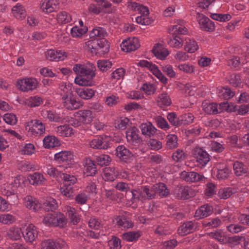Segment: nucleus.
Returning a JSON list of instances; mask_svg holds the SVG:
<instances>
[{"mask_svg":"<svg viewBox=\"0 0 249 249\" xmlns=\"http://www.w3.org/2000/svg\"><path fill=\"white\" fill-rule=\"evenodd\" d=\"M131 192L132 195V199L134 201L140 200L143 202L156 198L153 185L141 186L137 189L131 190Z\"/></svg>","mask_w":249,"mask_h":249,"instance_id":"1","label":"nucleus"},{"mask_svg":"<svg viewBox=\"0 0 249 249\" xmlns=\"http://www.w3.org/2000/svg\"><path fill=\"white\" fill-rule=\"evenodd\" d=\"M25 128L32 135L37 136L45 133V125L39 120H32L25 124Z\"/></svg>","mask_w":249,"mask_h":249,"instance_id":"2","label":"nucleus"},{"mask_svg":"<svg viewBox=\"0 0 249 249\" xmlns=\"http://www.w3.org/2000/svg\"><path fill=\"white\" fill-rule=\"evenodd\" d=\"M74 116L78 120L76 123H73V125L74 126H78L81 124H90L94 119L92 112L89 109L80 110L74 113Z\"/></svg>","mask_w":249,"mask_h":249,"instance_id":"3","label":"nucleus"},{"mask_svg":"<svg viewBox=\"0 0 249 249\" xmlns=\"http://www.w3.org/2000/svg\"><path fill=\"white\" fill-rule=\"evenodd\" d=\"M138 65L142 67L147 68L161 83L166 85L168 83V79L159 70L158 66L147 60H141Z\"/></svg>","mask_w":249,"mask_h":249,"instance_id":"4","label":"nucleus"},{"mask_svg":"<svg viewBox=\"0 0 249 249\" xmlns=\"http://www.w3.org/2000/svg\"><path fill=\"white\" fill-rule=\"evenodd\" d=\"M38 84L37 79L33 77L25 78L17 81L18 88L24 92L35 89L37 88Z\"/></svg>","mask_w":249,"mask_h":249,"instance_id":"5","label":"nucleus"},{"mask_svg":"<svg viewBox=\"0 0 249 249\" xmlns=\"http://www.w3.org/2000/svg\"><path fill=\"white\" fill-rule=\"evenodd\" d=\"M73 71L78 75H96V67L94 64L89 63L86 65L75 64Z\"/></svg>","mask_w":249,"mask_h":249,"instance_id":"6","label":"nucleus"},{"mask_svg":"<svg viewBox=\"0 0 249 249\" xmlns=\"http://www.w3.org/2000/svg\"><path fill=\"white\" fill-rule=\"evenodd\" d=\"M196 18L201 30L207 32H213L215 30L214 23L203 14L197 13Z\"/></svg>","mask_w":249,"mask_h":249,"instance_id":"7","label":"nucleus"},{"mask_svg":"<svg viewBox=\"0 0 249 249\" xmlns=\"http://www.w3.org/2000/svg\"><path fill=\"white\" fill-rule=\"evenodd\" d=\"M42 249H67V244L64 240L58 239L56 240L48 239L42 241Z\"/></svg>","mask_w":249,"mask_h":249,"instance_id":"8","label":"nucleus"},{"mask_svg":"<svg viewBox=\"0 0 249 249\" xmlns=\"http://www.w3.org/2000/svg\"><path fill=\"white\" fill-rule=\"evenodd\" d=\"M174 195L179 199H187L194 196L195 192L189 186H178L174 190Z\"/></svg>","mask_w":249,"mask_h":249,"instance_id":"9","label":"nucleus"},{"mask_svg":"<svg viewBox=\"0 0 249 249\" xmlns=\"http://www.w3.org/2000/svg\"><path fill=\"white\" fill-rule=\"evenodd\" d=\"M194 157L196 165L199 167H204L210 161V155L202 149L196 148L194 151Z\"/></svg>","mask_w":249,"mask_h":249,"instance_id":"10","label":"nucleus"},{"mask_svg":"<svg viewBox=\"0 0 249 249\" xmlns=\"http://www.w3.org/2000/svg\"><path fill=\"white\" fill-rule=\"evenodd\" d=\"M61 103L63 106L68 110H75L80 108L83 105L76 101L72 94L61 98Z\"/></svg>","mask_w":249,"mask_h":249,"instance_id":"11","label":"nucleus"},{"mask_svg":"<svg viewBox=\"0 0 249 249\" xmlns=\"http://www.w3.org/2000/svg\"><path fill=\"white\" fill-rule=\"evenodd\" d=\"M125 135L127 142L131 144L140 143L142 141L139 135V130L136 127L127 129L125 132Z\"/></svg>","mask_w":249,"mask_h":249,"instance_id":"12","label":"nucleus"},{"mask_svg":"<svg viewBox=\"0 0 249 249\" xmlns=\"http://www.w3.org/2000/svg\"><path fill=\"white\" fill-rule=\"evenodd\" d=\"M140 46V44L138 38L135 37L124 40L121 44L122 50L126 52L135 51Z\"/></svg>","mask_w":249,"mask_h":249,"instance_id":"13","label":"nucleus"},{"mask_svg":"<svg viewBox=\"0 0 249 249\" xmlns=\"http://www.w3.org/2000/svg\"><path fill=\"white\" fill-rule=\"evenodd\" d=\"M58 0H43L40 4V9L44 13L49 14L58 8Z\"/></svg>","mask_w":249,"mask_h":249,"instance_id":"14","label":"nucleus"},{"mask_svg":"<svg viewBox=\"0 0 249 249\" xmlns=\"http://www.w3.org/2000/svg\"><path fill=\"white\" fill-rule=\"evenodd\" d=\"M38 232L36 228L33 224H29L22 231V235L26 242H32L37 237Z\"/></svg>","mask_w":249,"mask_h":249,"instance_id":"15","label":"nucleus"},{"mask_svg":"<svg viewBox=\"0 0 249 249\" xmlns=\"http://www.w3.org/2000/svg\"><path fill=\"white\" fill-rule=\"evenodd\" d=\"M47 59L50 61H59L64 60L67 56V53L62 50H49L46 53Z\"/></svg>","mask_w":249,"mask_h":249,"instance_id":"16","label":"nucleus"},{"mask_svg":"<svg viewBox=\"0 0 249 249\" xmlns=\"http://www.w3.org/2000/svg\"><path fill=\"white\" fill-rule=\"evenodd\" d=\"M89 146L95 149H107L109 147V142L106 138L101 137H96L89 142Z\"/></svg>","mask_w":249,"mask_h":249,"instance_id":"17","label":"nucleus"},{"mask_svg":"<svg viewBox=\"0 0 249 249\" xmlns=\"http://www.w3.org/2000/svg\"><path fill=\"white\" fill-rule=\"evenodd\" d=\"M197 227L196 222L189 221L184 223L178 229V233L181 236H184L194 232Z\"/></svg>","mask_w":249,"mask_h":249,"instance_id":"18","label":"nucleus"},{"mask_svg":"<svg viewBox=\"0 0 249 249\" xmlns=\"http://www.w3.org/2000/svg\"><path fill=\"white\" fill-rule=\"evenodd\" d=\"M23 203L27 209L36 211L41 207V204L35 197L27 196L23 198Z\"/></svg>","mask_w":249,"mask_h":249,"instance_id":"19","label":"nucleus"},{"mask_svg":"<svg viewBox=\"0 0 249 249\" xmlns=\"http://www.w3.org/2000/svg\"><path fill=\"white\" fill-rule=\"evenodd\" d=\"M54 131L57 136L62 138L70 137L74 134L73 128L67 124L55 127Z\"/></svg>","mask_w":249,"mask_h":249,"instance_id":"20","label":"nucleus"},{"mask_svg":"<svg viewBox=\"0 0 249 249\" xmlns=\"http://www.w3.org/2000/svg\"><path fill=\"white\" fill-rule=\"evenodd\" d=\"M180 178L186 181L197 182L204 178L203 175H200L195 172H186L184 171L180 173Z\"/></svg>","mask_w":249,"mask_h":249,"instance_id":"21","label":"nucleus"},{"mask_svg":"<svg viewBox=\"0 0 249 249\" xmlns=\"http://www.w3.org/2000/svg\"><path fill=\"white\" fill-rule=\"evenodd\" d=\"M95 76L78 75L74 79V83L80 86H92L94 85L93 78Z\"/></svg>","mask_w":249,"mask_h":249,"instance_id":"22","label":"nucleus"},{"mask_svg":"<svg viewBox=\"0 0 249 249\" xmlns=\"http://www.w3.org/2000/svg\"><path fill=\"white\" fill-rule=\"evenodd\" d=\"M213 208L212 206L207 204L201 206L195 213V217L197 219H201L209 216L212 213Z\"/></svg>","mask_w":249,"mask_h":249,"instance_id":"23","label":"nucleus"},{"mask_svg":"<svg viewBox=\"0 0 249 249\" xmlns=\"http://www.w3.org/2000/svg\"><path fill=\"white\" fill-rule=\"evenodd\" d=\"M119 176V171L115 167L106 168L103 171V178L105 181H113Z\"/></svg>","mask_w":249,"mask_h":249,"instance_id":"24","label":"nucleus"},{"mask_svg":"<svg viewBox=\"0 0 249 249\" xmlns=\"http://www.w3.org/2000/svg\"><path fill=\"white\" fill-rule=\"evenodd\" d=\"M126 5L130 10L137 12L140 15L143 14V13H147V11H149L146 6L130 0L127 1Z\"/></svg>","mask_w":249,"mask_h":249,"instance_id":"25","label":"nucleus"},{"mask_svg":"<svg viewBox=\"0 0 249 249\" xmlns=\"http://www.w3.org/2000/svg\"><path fill=\"white\" fill-rule=\"evenodd\" d=\"M154 54L159 59H164L169 54V51L163 45L160 44H156L153 48Z\"/></svg>","mask_w":249,"mask_h":249,"instance_id":"26","label":"nucleus"},{"mask_svg":"<svg viewBox=\"0 0 249 249\" xmlns=\"http://www.w3.org/2000/svg\"><path fill=\"white\" fill-rule=\"evenodd\" d=\"M116 155L121 160L125 161L132 158L133 154L124 145H122L116 148Z\"/></svg>","mask_w":249,"mask_h":249,"instance_id":"27","label":"nucleus"},{"mask_svg":"<svg viewBox=\"0 0 249 249\" xmlns=\"http://www.w3.org/2000/svg\"><path fill=\"white\" fill-rule=\"evenodd\" d=\"M140 127L142 134L149 137L153 136L157 131L156 127L150 122L141 124Z\"/></svg>","mask_w":249,"mask_h":249,"instance_id":"28","label":"nucleus"},{"mask_svg":"<svg viewBox=\"0 0 249 249\" xmlns=\"http://www.w3.org/2000/svg\"><path fill=\"white\" fill-rule=\"evenodd\" d=\"M84 170L87 176L95 175L97 172L96 166L93 161L89 158H86L83 161Z\"/></svg>","mask_w":249,"mask_h":249,"instance_id":"29","label":"nucleus"},{"mask_svg":"<svg viewBox=\"0 0 249 249\" xmlns=\"http://www.w3.org/2000/svg\"><path fill=\"white\" fill-rule=\"evenodd\" d=\"M30 183L33 185H39L45 183L46 179L40 173L35 172L29 176Z\"/></svg>","mask_w":249,"mask_h":249,"instance_id":"30","label":"nucleus"},{"mask_svg":"<svg viewBox=\"0 0 249 249\" xmlns=\"http://www.w3.org/2000/svg\"><path fill=\"white\" fill-rule=\"evenodd\" d=\"M73 155L70 151H63L54 155V160L59 162H67L73 159Z\"/></svg>","mask_w":249,"mask_h":249,"instance_id":"31","label":"nucleus"},{"mask_svg":"<svg viewBox=\"0 0 249 249\" xmlns=\"http://www.w3.org/2000/svg\"><path fill=\"white\" fill-rule=\"evenodd\" d=\"M218 104L204 101L202 104L203 110L208 114H216L218 113Z\"/></svg>","mask_w":249,"mask_h":249,"instance_id":"32","label":"nucleus"},{"mask_svg":"<svg viewBox=\"0 0 249 249\" xmlns=\"http://www.w3.org/2000/svg\"><path fill=\"white\" fill-rule=\"evenodd\" d=\"M43 142V146L45 148H53L60 145V142L58 138L52 135L45 137Z\"/></svg>","mask_w":249,"mask_h":249,"instance_id":"33","label":"nucleus"},{"mask_svg":"<svg viewBox=\"0 0 249 249\" xmlns=\"http://www.w3.org/2000/svg\"><path fill=\"white\" fill-rule=\"evenodd\" d=\"M155 192L156 198L158 196L160 197H164L169 194V190L164 183H159L153 184Z\"/></svg>","mask_w":249,"mask_h":249,"instance_id":"34","label":"nucleus"},{"mask_svg":"<svg viewBox=\"0 0 249 249\" xmlns=\"http://www.w3.org/2000/svg\"><path fill=\"white\" fill-rule=\"evenodd\" d=\"M233 170L236 176H241L248 172V168L242 162L236 161L233 163Z\"/></svg>","mask_w":249,"mask_h":249,"instance_id":"35","label":"nucleus"},{"mask_svg":"<svg viewBox=\"0 0 249 249\" xmlns=\"http://www.w3.org/2000/svg\"><path fill=\"white\" fill-rule=\"evenodd\" d=\"M76 92L80 98L85 100L91 99L95 94V91L89 88L78 89Z\"/></svg>","mask_w":249,"mask_h":249,"instance_id":"36","label":"nucleus"},{"mask_svg":"<svg viewBox=\"0 0 249 249\" xmlns=\"http://www.w3.org/2000/svg\"><path fill=\"white\" fill-rule=\"evenodd\" d=\"M65 211L66 212L67 214L73 224L75 225L78 223L80 218L75 208L67 206L65 207Z\"/></svg>","mask_w":249,"mask_h":249,"instance_id":"37","label":"nucleus"},{"mask_svg":"<svg viewBox=\"0 0 249 249\" xmlns=\"http://www.w3.org/2000/svg\"><path fill=\"white\" fill-rule=\"evenodd\" d=\"M116 224L120 227L124 229H127L131 228L133 224L127 219L124 216H117L115 218Z\"/></svg>","mask_w":249,"mask_h":249,"instance_id":"38","label":"nucleus"},{"mask_svg":"<svg viewBox=\"0 0 249 249\" xmlns=\"http://www.w3.org/2000/svg\"><path fill=\"white\" fill-rule=\"evenodd\" d=\"M13 16L17 19H23L26 17V14L24 7L17 4L12 9Z\"/></svg>","mask_w":249,"mask_h":249,"instance_id":"39","label":"nucleus"},{"mask_svg":"<svg viewBox=\"0 0 249 249\" xmlns=\"http://www.w3.org/2000/svg\"><path fill=\"white\" fill-rule=\"evenodd\" d=\"M157 103L160 107H163L170 105L171 100L167 93H162L159 95Z\"/></svg>","mask_w":249,"mask_h":249,"instance_id":"40","label":"nucleus"},{"mask_svg":"<svg viewBox=\"0 0 249 249\" xmlns=\"http://www.w3.org/2000/svg\"><path fill=\"white\" fill-rule=\"evenodd\" d=\"M168 45L176 49H179L182 47L183 44V39L177 35L173 34L172 37L170 38L168 41Z\"/></svg>","mask_w":249,"mask_h":249,"instance_id":"41","label":"nucleus"},{"mask_svg":"<svg viewBox=\"0 0 249 249\" xmlns=\"http://www.w3.org/2000/svg\"><path fill=\"white\" fill-rule=\"evenodd\" d=\"M178 138L175 134H168L166 137V146L167 149H172L178 147Z\"/></svg>","mask_w":249,"mask_h":249,"instance_id":"42","label":"nucleus"},{"mask_svg":"<svg viewBox=\"0 0 249 249\" xmlns=\"http://www.w3.org/2000/svg\"><path fill=\"white\" fill-rule=\"evenodd\" d=\"M199 48L197 43L194 39H188L186 40L184 45V50L188 53H194Z\"/></svg>","mask_w":249,"mask_h":249,"instance_id":"43","label":"nucleus"},{"mask_svg":"<svg viewBox=\"0 0 249 249\" xmlns=\"http://www.w3.org/2000/svg\"><path fill=\"white\" fill-rule=\"evenodd\" d=\"M149 11H147V13H143V14L141 15L136 18V22L143 25H149L151 24L153 22V20L149 18Z\"/></svg>","mask_w":249,"mask_h":249,"instance_id":"44","label":"nucleus"},{"mask_svg":"<svg viewBox=\"0 0 249 249\" xmlns=\"http://www.w3.org/2000/svg\"><path fill=\"white\" fill-rule=\"evenodd\" d=\"M107 35V33L106 30L100 27H97L93 29L89 35L91 38H99V39H103Z\"/></svg>","mask_w":249,"mask_h":249,"instance_id":"45","label":"nucleus"},{"mask_svg":"<svg viewBox=\"0 0 249 249\" xmlns=\"http://www.w3.org/2000/svg\"><path fill=\"white\" fill-rule=\"evenodd\" d=\"M58 92L61 98L68 95H71V94H72L71 85L70 84L67 85L66 83L64 82L61 83Z\"/></svg>","mask_w":249,"mask_h":249,"instance_id":"46","label":"nucleus"},{"mask_svg":"<svg viewBox=\"0 0 249 249\" xmlns=\"http://www.w3.org/2000/svg\"><path fill=\"white\" fill-rule=\"evenodd\" d=\"M43 117L47 118L50 121L59 122L62 120L59 114L51 110H44L42 111Z\"/></svg>","mask_w":249,"mask_h":249,"instance_id":"47","label":"nucleus"},{"mask_svg":"<svg viewBox=\"0 0 249 249\" xmlns=\"http://www.w3.org/2000/svg\"><path fill=\"white\" fill-rule=\"evenodd\" d=\"M56 20L59 24H66L71 21V17L68 12L62 11L57 14Z\"/></svg>","mask_w":249,"mask_h":249,"instance_id":"48","label":"nucleus"},{"mask_svg":"<svg viewBox=\"0 0 249 249\" xmlns=\"http://www.w3.org/2000/svg\"><path fill=\"white\" fill-rule=\"evenodd\" d=\"M21 233L22 234V231L21 229L12 227L8 231L7 235L10 239L17 240L20 239Z\"/></svg>","mask_w":249,"mask_h":249,"instance_id":"49","label":"nucleus"},{"mask_svg":"<svg viewBox=\"0 0 249 249\" xmlns=\"http://www.w3.org/2000/svg\"><path fill=\"white\" fill-rule=\"evenodd\" d=\"M15 189L10 183H6L1 186L0 192L2 195L9 196L15 194Z\"/></svg>","mask_w":249,"mask_h":249,"instance_id":"50","label":"nucleus"},{"mask_svg":"<svg viewBox=\"0 0 249 249\" xmlns=\"http://www.w3.org/2000/svg\"><path fill=\"white\" fill-rule=\"evenodd\" d=\"M169 30L172 34L177 35V34L185 35L188 32V30L185 27L179 24L172 26Z\"/></svg>","mask_w":249,"mask_h":249,"instance_id":"51","label":"nucleus"},{"mask_svg":"<svg viewBox=\"0 0 249 249\" xmlns=\"http://www.w3.org/2000/svg\"><path fill=\"white\" fill-rule=\"evenodd\" d=\"M16 220V217L10 213H3L0 215V222L3 224L10 225Z\"/></svg>","mask_w":249,"mask_h":249,"instance_id":"52","label":"nucleus"},{"mask_svg":"<svg viewBox=\"0 0 249 249\" xmlns=\"http://www.w3.org/2000/svg\"><path fill=\"white\" fill-rule=\"evenodd\" d=\"M97 41L98 42L97 53L100 52L105 53L109 51V45L105 40L97 38Z\"/></svg>","mask_w":249,"mask_h":249,"instance_id":"53","label":"nucleus"},{"mask_svg":"<svg viewBox=\"0 0 249 249\" xmlns=\"http://www.w3.org/2000/svg\"><path fill=\"white\" fill-rule=\"evenodd\" d=\"M154 120L158 126L164 130H168L170 126L166 120L161 116H157L155 117Z\"/></svg>","mask_w":249,"mask_h":249,"instance_id":"54","label":"nucleus"},{"mask_svg":"<svg viewBox=\"0 0 249 249\" xmlns=\"http://www.w3.org/2000/svg\"><path fill=\"white\" fill-rule=\"evenodd\" d=\"M88 31L87 27L80 28L77 26L73 27L71 30V34L73 37H80Z\"/></svg>","mask_w":249,"mask_h":249,"instance_id":"55","label":"nucleus"},{"mask_svg":"<svg viewBox=\"0 0 249 249\" xmlns=\"http://www.w3.org/2000/svg\"><path fill=\"white\" fill-rule=\"evenodd\" d=\"M43 207L46 211H53L57 209V204L55 199L50 198L43 203Z\"/></svg>","mask_w":249,"mask_h":249,"instance_id":"56","label":"nucleus"},{"mask_svg":"<svg viewBox=\"0 0 249 249\" xmlns=\"http://www.w3.org/2000/svg\"><path fill=\"white\" fill-rule=\"evenodd\" d=\"M231 171L227 166H225L222 169H218L216 173V177L219 180L227 178L230 174Z\"/></svg>","mask_w":249,"mask_h":249,"instance_id":"57","label":"nucleus"},{"mask_svg":"<svg viewBox=\"0 0 249 249\" xmlns=\"http://www.w3.org/2000/svg\"><path fill=\"white\" fill-rule=\"evenodd\" d=\"M180 126L192 123L194 119V115L191 113H185L179 116Z\"/></svg>","mask_w":249,"mask_h":249,"instance_id":"58","label":"nucleus"},{"mask_svg":"<svg viewBox=\"0 0 249 249\" xmlns=\"http://www.w3.org/2000/svg\"><path fill=\"white\" fill-rule=\"evenodd\" d=\"M112 63L108 60H99L97 61V66L101 71H106L112 67Z\"/></svg>","mask_w":249,"mask_h":249,"instance_id":"59","label":"nucleus"},{"mask_svg":"<svg viewBox=\"0 0 249 249\" xmlns=\"http://www.w3.org/2000/svg\"><path fill=\"white\" fill-rule=\"evenodd\" d=\"M55 214L56 213H49L46 214L42 220L43 223L47 226H54L55 223Z\"/></svg>","mask_w":249,"mask_h":249,"instance_id":"60","label":"nucleus"},{"mask_svg":"<svg viewBox=\"0 0 249 249\" xmlns=\"http://www.w3.org/2000/svg\"><path fill=\"white\" fill-rule=\"evenodd\" d=\"M60 192L62 195L67 197H70L73 196V190L71 185L69 184H64V185L60 188Z\"/></svg>","mask_w":249,"mask_h":249,"instance_id":"61","label":"nucleus"},{"mask_svg":"<svg viewBox=\"0 0 249 249\" xmlns=\"http://www.w3.org/2000/svg\"><path fill=\"white\" fill-rule=\"evenodd\" d=\"M98 42L97 38L89 40L85 43V48L88 51H90L91 53H97Z\"/></svg>","mask_w":249,"mask_h":249,"instance_id":"62","label":"nucleus"},{"mask_svg":"<svg viewBox=\"0 0 249 249\" xmlns=\"http://www.w3.org/2000/svg\"><path fill=\"white\" fill-rule=\"evenodd\" d=\"M129 123L130 120L127 118H121L116 121L115 126L116 128L124 130L128 125Z\"/></svg>","mask_w":249,"mask_h":249,"instance_id":"63","label":"nucleus"},{"mask_svg":"<svg viewBox=\"0 0 249 249\" xmlns=\"http://www.w3.org/2000/svg\"><path fill=\"white\" fill-rule=\"evenodd\" d=\"M218 96L224 99H229L234 96V93L232 92L230 89L221 88L219 89Z\"/></svg>","mask_w":249,"mask_h":249,"instance_id":"64","label":"nucleus"}]
</instances>
